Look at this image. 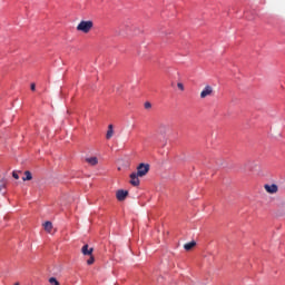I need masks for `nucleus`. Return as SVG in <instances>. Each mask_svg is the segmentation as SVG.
Segmentation results:
<instances>
[{"mask_svg": "<svg viewBox=\"0 0 285 285\" xmlns=\"http://www.w3.org/2000/svg\"><path fill=\"white\" fill-rule=\"evenodd\" d=\"M94 26H95V22H92V20H87V21L82 20L77 26V30L78 32H83L85 35H88V32L92 30Z\"/></svg>", "mask_w": 285, "mask_h": 285, "instance_id": "f257e3e1", "label": "nucleus"}, {"mask_svg": "<svg viewBox=\"0 0 285 285\" xmlns=\"http://www.w3.org/2000/svg\"><path fill=\"white\" fill-rule=\"evenodd\" d=\"M148 170H150V165L141 163L137 167L136 174L139 175L140 177H146V175H148Z\"/></svg>", "mask_w": 285, "mask_h": 285, "instance_id": "f03ea898", "label": "nucleus"}, {"mask_svg": "<svg viewBox=\"0 0 285 285\" xmlns=\"http://www.w3.org/2000/svg\"><path fill=\"white\" fill-rule=\"evenodd\" d=\"M213 95H215V90L210 85H207L200 92V99H206V97H213Z\"/></svg>", "mask_w": 285, "mask_h": 285, "instance_id": "7ed1b4c3", "label": "nucleus"}, {"mask_svg": "<svg viewBox=\"0 0 285 285\" xmlns=\"http://www.w3.org/2000/svg\"><path fill=\"white\" fill-rule=\"evenodd\" d=\"M264 188L266 193H269V195H275V193L279 190V188L275 184H272V185L266 184L264 185Z\"/></svg>", "mask_w": 285, "mask_h": 285, "instance_id": "20e7f679", "label": "nucleus"}, {"mask_svg": "<svg viewBox=\"0 0 285 285\" xmlns=\"http://www.w3.org/2000/svg\"><path fill=\"white\" fill-rule=\"evenodd\" d=\"M126 197H128V190L119 189L116 193V198L118 202H125Z\"/></svg>", "mask_w": 285, "mask_h": 285, "instance_id": "39448f33", "label": "nucleus"}, {"mask_svg": "<svg viewBox=\"0 0 285 285\" xmlns=\"http://www.w3.org/2000/svg\"><path fill=\"white\" fill-rule=\"evenodd\" d=\"M130 184L131 186H139V175L137 173L130 175Z\"/></svg>", "mask_w": 285, "mask_h": 285, "instance_id": "423d86ee", "label": "nucleus"}, {"mask_svg": "<svg viewBox=\"0 0 285 285\" xmlns=\"http://www.w3.org/2000/svg\"><path fill=\"white\" fill-rule=\"evenodd\" d=\"M95 249L92 247H89L88 245H83L81 248L82 255H92V252Z\"/></svg>", "mask_w": 285, "mask_h": 285, "instance_id": "0eeeda50", "label": "nucleus"}, {"mask_svg": "<svg viewBox=\"0 0 285 285\" xmlns=\"http://www.w3.org/2000/svg\"><path fill=\"white\" fill-rule=\"evenodd\" d=\"M158 130L161 135H166V132H168V130H170V127L166 124H160L158 127Z\"/></svg>", "mask_w": 285, "mask_h": 285, "instance_id": "6e6552de", "label": "nucleus"}, {"mask_svg": "<svg viewBox=\"0 0 285 285\" xmlns=\"http://www.w3.org/2000/svg\"><path fill=\"white\" fill-rule=\"evenodd\" d=\"M8 186V180L6 178H2L0 180V193L6 195V187Z\"/></svg>", "mask_w": 285, "mask_h": 285, "instance_id": "1a4fd4ad", "label": "nucleus"}, {"mask_svg": "<svg viewBox=\"0 0 285 285\" xmlns=\"http://www.w3.org/2000/svg\"><path fill=\"white\" fill-rule=\"evenodd\" d=\"M112 135H115V129L112 125H109L106 134V139H112Z\"/></svg>", "mask_w": 285, "mask_h": 285, "instance_id": "9d476101", "label": "nucleus"}, {"mask_svg": "<svg viewBox=\"0 0 285 285\" xmlns=\"http://www.w3.org/2000/svg\"><path fill=\"white\" fill-rule=\"evenodd\" d=\"M87 164H89L90 166H97V164H99V159L97 157H90V158H86Z\"/></svg>", "mask_w": 285, "mask_h": 285, "instance_id": "9b49d317", "label": "nucleus"}, {"mask_svg": "<svg viewBox=\"0 0 285 285\" xmlns=\"http://www.w3.org/2000/svg\"><path fill=\"white\" fill-rule=\"evenodd\" d=\"M197 246V243L195 240H191L184 245L185 250H193Z\"/></svg>", "mask_w": 285, "mask_h": 285, "instance_id": "f8f14e48", "label": "nucleus"}, {"mask_svg": "<svg viewBox=\"0 0 285 285\" xmlns=\"http://www.w3.org/2000/svg\"><path fill=\"white\" fill-rule=\"evenodd\" d=\"M32 179V173L24 171V177L22 178L23 181H30Z\"/></svg>", "mask_w": 285, "mask_h": 285, "instance_id": "ddd939ff", "label": "nucleus"}, {"mask_svg": "<svg viewBox=\"0 0 285 285\" xmlns=\"http://www.w3.org/2000/svg\"><path fill=\"white\" fill-rule=\"evenodd\" d=\"M45 226V230H47V233H51L52 232V223L51 222H46L43 224Z\"/></svg>", "mask_w": 285, "mask_h": 285, "instance_id": "4468645a", "label": "nucleus"}, {"mask_svg": "<svg viewBox=\"0 0 285 285\" xmlns=\"http://www.w3.org/2000/svg\"><path fill=\"white\" fill-rule=\"evenodd\" d=\"M90 256V258L87 261V264H88V266H92V264H95V256H92V255H89Z\"/></svg>", "mask_w": 285, "mask_h": 285, "instance_id": "2eb2a0df", "label": "nucleus"}, {"mask_svg": "<svg viewBox=\"0 0 285 285\" xmlns=\"http://www.w3.org/2000/svg\"><path fill=\"white\" fill-rule=\"evenodd\" d=\"M49 284L50 285H59V283L57 282V278H55V277L49 278Z\"/></svg>", "mask_w": 285, "mask_h": 285, "instance_id": "dca6fc26", "label": "nucleus"}, {"mask_svg": "<svg viewBox=\"0 0 285 285\" xmlns=\"http://www.w3.org/2000/svg\"><path fill=\"white\" fill-rule=\"evenodd\" d=\"M146 110H149V108H153V105L150 102H145Z\"/></svg>", "mask_w": 285, "mask_h": 285, "instance_id": "f3484780", "label": "nucleus"}, {"mask_svg": "<svg viewBox=\"0 0 285 285\" xmlns=\"http://www.w3.org/2000/svg\"><path fill=\"white\" fill-rule=\"evenodd\" d=\"M177 88H179V90L184 91V83L178 82V83H177Z\"/></svg>", "mask_w": 285, "mask_h": 285, "instance_id": "a211bd4d", "label": "nucleus"}, {"mask_svg": "<svg viewBox=\"0 0 285 285\" xmlns=\"http://www.w3.org/2000/svg\"><path fill=\"white\" fill-rule=\"evenodd\" d=\"M12 177H13V179H19V174L17 171H13Z\"/></svg>", "mask_w": 285, "mask_h": 285, "instance_id": "6ab92c4d", "label": "nucleus"}, {"mask_svg": "<svg viewBox=\"0 0 285 285\" xmlns=\"http://www.w3.org/2000/svg\"><path fill=\"white\" fill-rule=\"evenodd\" d=\"M37 86L35 83H31V90L35 91Z\"/></svg>", "mask_w": 285, "mask_h": 285, "instance_id": "aec40b11", "label": "nucleus"}, {"mask_svg": "<svg viewBox=\"0 0 285 285\" xmlns=\"http://www.w3.org/2000/svg\"><path fill=\"white\" fill-rule=\"evenodd\" d=\"M14 285H19V283H16Z\"/></svg>", "mask_w": 285, "mask_h": 285, "instance_id": "412c9836", "label": "nucleus"}]
</instances>
